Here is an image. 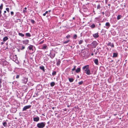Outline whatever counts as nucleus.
<instances>
[{
  "mask_svg": "<svg viewBox=\"0 0 128 128\" xmlns=\"http://www.w3.org/2000/svg\"><path fill=\"white\" fill-rule=\"evenodd\" d=\"M52 108L53 109H54V107H52Z\"/></svg>",
  "mask_w": 128,
  "mask_h": 128,
  "instance_id": "nucleus-51",
  "label": "nucleus"
},
{
  "mask_svg": "<svg viewBox=\"0 0 128 128\" xmlns=\"http://www.w3.org/2000/svg\"><path fill=\"white\" fill-rule=\"evenodd\" d=\"M25 48V47L23 46H22V48L21 49L22 50H23Z\"/></svg>",
  "mask_w": 128,
  "mask_h": 128,
  "instance_id": "nucleus-40",
  "label": "nucleus"
},
{
  "mask_svg": "<svg viewBox=\"0 0 128 128\" xmlns=\"http://www.w3.org/2000/svg\"><path fill=\"white\" fill-rule=\"evenodd\" d=\"M73 18V20H74V19H75V18H74V17H73V18Z\"/></svg>",
  "mask_w": 128,
  "mask_h": 128,
  "instance_id": "nucleus-52",
  "label": "nucleus"
},
{
  "mask_svg": "<svg viewBox=\"0 0 128 128\" xmlns=\"http://www.w3.org/2000/svg\"><path fill=\"white\" fill-rule=\"evenodd\" d=\"M70 37V35H68L66 37V38H69Z\"/></svg>",
  "mask_w": 128,
  "mask_h": 128,
  "instance_id": "nucleus-41",
  "label": "nucleus"
},
{
  "mask_svg": "<svg viewBox=\"0 0 128 128\" xmlns=\"http://www.w3.org/2000/svg\"><path fill=\"white\" fill-rule=\"evenodd\" d=\"M118 54L117 53H114L113 54V57H116L117 56Z\"/></svg>",
  "mask_w": 128,
  "mask_h": 128,
  "instance_id": "nucleus-16",
  "label": "nucleus"
},
{
  "mask_svg": "<svg viewBox=\"0 0 128 128\" xmlns=\"http://www.w3.org/2000/svg\"><path fill=\"white\" fill-rule=\"evenodd\" d=\"M44 40H43L42 41L40 42V43H39V44H42L44 42Z\"/></svg>",
  "mask_w": 128,
  "mask_h": 128,
  "instance_id": "nucleus-36",
  "label": "nucleus"
},
{
  "mask_svg": "<svg viewBox=\"0 0 128 128\" xmlns=\"http://www.w3.org/2000/svg\"><path fill=\"white\" fill-rule=\"evenodd\" d=\"M100 8V6L99 4L97 6V9H99Z\"/></svg>",
  "mask_w": 128,
  "mask_h": 128,
  "instance_id": "nucleus-30",
  "label": "nucleus"
},
{
  "mask_svg": "<svg viewBox=\"0 0 128 128\" xmlns=\"http://www.w3.org/2000/svg\"><path fill=\"white\" fill-rule=\"evenodd\" d=\"M31 106L30 105L26 106H24L22 109V111L26 110L27 109L30 108Z\"/></svg>",
  "mask_w": 128,
  "mask_h": 128,
  "instance_id": "nucleus-3",
  "label": "nucleus"
},
{
  "mask_svg": "<svg viewBox=\"0 0 128 128\" xmlns=\"http://www.w3.org/2000/svg\"><path fill=\"white\" fill-rule=\"evenodd\" d=\"M50 11H51V10H48V12H50Z\"/></svg>",
  "mask_w": 128,
  "mask_h": 128,
  "instance_id": "nucleus-53",
  "label": "nucleus"
},
{
  "mask_svg": "<svg viewBox=\"0 0 128 128\" xmlns=\"http://www.w3.org/2000/svg\"><path fill=\"white\" fill-rule=\"evenodd\" d=\"M39 117L38 116L33 118V120L34 122H37L39 120Z\"/></svg>",
  "mask_w": 128,
  "mask_h": 128,
  "instance_id": "nucleus-7",
  "label": "nucleus"
},
{
  "mask_svg": "<svg viewBox=\"0 0 128 128\" xmlns=\"http://www.w3.org/2000/svg\"><path fill=\"white\" fill-rule=\"evenodd\" d=\"M46 14L45 13L43 14V16H45L46 15Z\"/></svg>",
  "mask_w": 128,
  "mask_h": 128,
  "instance_id": "nucleus-46",
  "label": "nucleus"
},
{
  "mask_svg": "<svg viewBox=\"0 0 128 128\" xmlns=\"http://www.w3.org/2000/svg\"><path fill=\"white\" fill-rule=\"evenodd\" d=\"M105 26L106 28L108 29L110 26V24L109 22H107Z\"/></svg>",
  "mask_w": 128,
  "mask_h": 128,
  "instance_id": "nucleus-8",
  "label": "nucleus"
},
{
  "mask_svg": "<svg viewBox=\"0 0 128 128\" xmlns=\"http://www.w3.org/2000/svg\"><path fill=\"white\" fill-rule=\"evenodd\" d=\"M31 22L33 24H34L35 22V21L33 20H31Z\"/></svg>",
  "mask_w": 128,
  "mask_h": 128,
  "instance_id": "nucleus-35",
  "label": "nucleus"
},
{
  "mask_svg": "<svg viewBox=\"0 0 128 128\" xmlns=\"http://www.w3.org/2000/svg\"><path fill=\"white\" fill-rule=\"evenodd\" d=\"M42 115L43 116H44V115L43 114H42Z\"/></svg>",
  "mask_w": 128,
  "mask_h": 128,
  "instance_id": "nucleus-57",
  "label": "nucleus"
},
{
  "mask_svg": "<svg viewBox=\"0 0 128 128\" xmlns=\"http://www.w3.org/2000/svg\"><path fill=\"white\" fill-rule=\"evenodd\" d=\"M50 86H53L55 85V83L54 82H51L50 84Z\"/></svg>",
  "mask_w": 128,
  "mask_h": 128,
  "instance_id": "nucleus-20",
  "label": "nucleus"
},
{
  "mask_svg": "<svg viewBox=\"0 0 128 128\" xmlns=\"http://www.w3.org/2000/svg\"><path fill=\"white\" fill-rule=\"evenodd\" d=\"M93 36L94 38H98L99 36L98 34V33H96L93 35Z\"/></svg>",
  "mask_w": 128,
  "mask_h": 128,
  "instance_id": "nucleus-11",
  "label": "nucleus"
},
{
  "mask_svg": "<svg viewBox=\"0 0 128 128\" xmlns=\"http://www.w3.org/2000/svg\"><path fill=\"white\" fill-rule=\"evenodd\" d=\"M76 66H74V68L72 69V71L75 70H76Z\"/></svg>",
  "mask_w": 128,
  "mask_h": 128,
  "instance_id": "nucleus-34",
  "label": "nucleus"
},
{
  "mask_svg": "<svg viewBox=\"0 0 128 128\" xmlns=\"http://www.w3.org/2000/svg\"><path fill=\"white\" fill-rule=\"evenodd\" d=\"M1 12V10H0V17H1L2 16Z\"/></svg>",
  "mask_w": 128,
  "mask_h": 128,
  "instance_id": "nucleus-44",
  "label": "nucleus"
},
{
  "mask_svg": "<svg viewBox=\"0 0 128 128\" xmlns=\"http://www.w3.org/2000/svg\"><path fill=\"white\" fill-rule=\"evenodd\" d=\"M70 41V40H69L66 41L64 42H63V43L64 44H66L68 43Z\"/></svg>",
  "mask_w": 128,
  "mask_h": 128,
  "instance_id": "nucleus-29",
  "label": "nucleus"
},
{
  "mask_svg": "<svg viewBox=\"0 0 128 128\" xmlns=\"http://www.w3.org/2000/svg\"><path fill=\"white\" fill-rule=\"evenodd\" d=\"M91 55L92 56H93L94 55V54L93 53H92V54H91Z\"/></svg>",
  "mask_w": 128,
  "mask_h": 128,
  "instance_id": "nucleus-49",
  "label": "nucleus"
},
{
  "mask_svg": "<svg viewBox=\"0 0 128 128\" xmlns=\"http://www.w3.org/2000/svg\"><path fill=\"white\" fill-rule=\"evenodd\" d=\"M6 10L8 11V12H9V9L8 8H6Z\"/></svg>",
  "mask_w": 128,
  "mask_h": 128,
  "instance_id": "nucleus-37",
  "label": "nucleus"
},
{
  "mask_svg": "<svg viewBox=\"0 0 128 128\" xmlns=\"http://www.w3.org/2000/svg\"><path fill=\"white\" fill-rule=\"evenodd\" d=\"M18 35L20 36H21L22 37H23L24 36V34L20 33H18Z\"/></svg>",
  "mask_w": 128,
  "mask_h": 128,
  "instance_id": "nucleus-25",
  "label": "nucleus"
},
{
  "mask_svg": "<svg viewBox=\"0 0 128 128\" xmlns=\"http://www.w3.org/2000/svg\"><path fill=\"white\" fill-rule=\"evenodd\" d=\"M3 5L2 4L0 6V9L1 10H1L3 8Z\"/></svg>",
  "mask_w": 128,
  "mask_h": 128,
  "instance_id": "nucleus-33",
  "label": "nucleus"
},
{
  "mask_svg": "<svg viewBox=\"0 0 128 128\" xmlns=\"http://www.w3.org/2000/svg\"><path fill=\"white\" fill-rule=\"evenodd\" d=\"M26 36L28 37H30L31 36V35L29 33H26Z\"/></svg>",
  "mask_w": 128,
  "mask_h": 128,
  "instance_id": "nucleus-23",
  "label": "nucleus"
},
{
  "mask_svg": "<svg viewBox=\"0 0 128 128\" xmlns=\"http://www.w3.org/2000/svg\"><path fill=\"white\" fill-rule=\"evenodd\" d=\"M34 47V46L32 45H30V46L28 47V48H29V50H32V51L33 50V47Z\"/></svg>",
  "mask_w": 128,
  "mask_h": 128,
  "instance_id": "nucleus-10",
  "label": "nucleus"
},
{
  "mask_svg": "<svg viewBox=\"0 0 128 128\" xmlns=\"http://www.w3.org/2000/svg\"><path fill=\"white\" fill-rule=\"evenodd\" d=\"M6 11H4V13H6Z\"/></svg>",
  "mask_w": 128,
  "mask_h": 128,
  "instance_id": "nucleus-50",
  "label": "nucleus"
},
{
  "mask_svg": "<svg viewBox=\"0 0 128 128\" xmlns=\"http://www.w3.org/2000/svg\"><path fill=\"white\" fill-rule=\"evenodd\" d=\"M89 66L88 65H87L83 67L82 68L84 71L86 72L89 69Z\"/></svg>",
  "mask_w": 128,
  "mask_h": 128,
  "instance_id": "nucleus-2",
  "label": "nucleus"
},
{
  "mask_svg": "<svg viewBox=\"0 0 128 128\" xmlns=\"http://www.w3.org/2000/svg\"><path fill=\"white\" fill-rule=\"evenodd\" d=\"M85 73H86V74L88 75H90L91 74L90 73V70L89 69L86 72H85Z\"/></svg>",
  "mask_w": 128,
  "mask_h": 128,
  "instance_id": "nucleus-12",
  "label": "nucleus"
},
{
  "mask_svg": "<svg viewBox=\"0 0 128 128\" xmlns=\"http://www.w3.org/2000/svg\"><path fill=\"white\" fill-rule=\"evenodd\" d=\"M47 46L46 45H44L42 47V49L43 50H45L47 48Z\"/></svg>",
  "mask_w": 128,
  "mask_h": 128,
  "instance_id": "nucleus-18",
  "label": "nucleus"
},
{
  "mask_svg": "<svg viewBox=\"0 0 128 128\" xmlns=\"http://www.w3.org/2000/svg\"><path fill=\"white\" fill-rule=\"evenodd\" d=\"M60 60H58L56 62V64L57 66H59L60 65Z\"/></svg>",
  "mask_w": 128,
  "mask_h": 128,
  "instance_id": "nucleus-22",
  "label": "nucleus"
},
{
  "mask_svg": "<svg viewBox=\"0 0 128 128\" xmlns=\"http://www.w3.org/2000/svg\"><path fill=\"white\" fill-rule=\"evenodd\" d=\"M68 80L70 82H73L74 80V79L73 78H68Z\"/></svg>",
  "mask_w": 128,
  "mask_h": 128,
  "instance_id": "nucleus-21",
  "label": "nucleus"
},
{
  "mask_svg": "<svg viewBox=\"0 0 128 128\" xmlns=\"http://www.w3.org/2000/svg\"><path fill=\"white\" fill-rule=\"evenodd\" d=\"M8 39V38L7 36H6L4 38L3 40L4 42H5Z\"/></svg>",
  "mask_w": 128,
  "mask_h": 128,
  "instance_id": "nucleus-17",
  "label": "nucleus"
},
{
  "mask_svg": "<svg viewBox=\"0 0 128 128\" xmlns=\"http://www.w3.org/2000/svg\"><path fill=\"white\" fill-rule=\"evenodd\" d=\"M23 12L24 13H25L26 12H27L26 10H24L23 11Z\"/></svg>",
  "mask_w": 128,
  "mask_h": 128,
  "instance_id": "nucleus-43",
  "label": "nucleus"
},
{
  "mask_svg": "<svg viewBox=\"0 0 128 128\" xmlns=\"http://www.w3.org/2000/svg\"><path fill=\"white\" fill-rule=\"evenodd\" d=\"M29 42V40H26L23 41V44H26L28 43Z\"/></svg>",
  "mask_w": 128,
  "mask_h": 128,
  "instance_id": "nucleus-9",
  "label": "nucleus"
},
{
  "mask_svg": "<svg viewBox=\"0 0 128 128\" xmlns=\"http://www.w3.org/2000/svg\"><path fill=\"white\" fill-rule=\"evenodd\" d=\"M94 62L95 63L96 65H98V60L97 59H95L94 60Z\"/></svg>",
  "mask_w": 128,
  "mask_h": 128,
  "instance_id": "nucleus-15",
  "label": "nucleus"
},
{
  "mask_svg": "<svg viewBox=\"0 0 128 128\" xmlns=\"http://www.w3.org/2000/svg\"><path fill=\"white\" fill-rule=\"evenodd\" d=\"M107 46H112V47H114V45L113 44H111V43L110 42L108 43L107 44Z\"/></svg>",
  "mask_w": 128,
  "mask_h": 128,
  "instance_id": "nucleus-13",
  "label": "nucleus"
},
{
  "mask_svg": "<svg viewBox=\"0 0 128 128\" xmlns=\"http://www.w3.org/2000/svg\"><path fill=\"white\" fill-rule=\"evenodd\" d=\"M97 54V53H96V52L95 53V54Z\"/></svg>",
  "mask_w": 128,
  "mask_h": 128,
  "instance_id": "nucleus-55",
  "label": "nucleus"
},
{
  "mask_svg": "<svg viewBox=\"0 0 128 128\" xmlns=\"http://www.w3.org/2000/svg\"><path fill=\"white\" fill-rule=\"evenodd\" d=\"M2 83V80L1 79L0 80V88H1L2 86L1 84Z\"/></svg>",
  "mask_w": 128,
  "mask_h": 128,
  "instance_id": "nucleus-39",
  "label": "nucleus"
},
{
  "mask_svg": "<svg viewBox=\"0 0 128 128\" xmlns=\"http://www.w3.org/2000/svg\"><path fill=\"white\" fill-rule=\"evenodd\" d=\"M102 13L103 14H104V12H102Z\"/></svg>",
  "mask_w": 128,
  "mask_h": 128,
  "instance_id": "nucleus-54",
  "label": "nucleus"
},
{
  "mask_svg": "<svg viewBox=\"0 0 128 128\" xmlns=\"http://www.w3.org/2000/svg\"><path fill=\"white\" fill-rule=\"evenodd\" d=\"M40 68L44 71V67L43 66H40Z\"/></svg>",
  "mask_w": 128,
  "mask_h": 128,
  "instance_id": "nucleus-24",
  "label": "nucleus"
},
{
  "mask_svg": "<svg viewBox=\"0 0 128 128\" xmlns=\"http://www.w3.org/2000/svg\"><path fill=\"white\" fill-rule=\"evenodd\" d=\"M80 68H78L76 70V72L77 73L80 72Z\"/></svg>",
  "mask_w": 128,
  "mask_h": 128,
  "instance_id": "nucleus-14",
  "label": "nucleus"
},
{
  "mask_svg": "<svg viewBox=\"0 0 128 128\" xmlns=\"http://www.w3.org/2000/svg\"><path fill=\"white\" fill-rule=\"evenodd\" d=\"M97 45V43L96 41H93L91 44V46L94 48H95Z\"/></svg>",
  "mask_w": 128,
  "mask_h": 128,
  "instance_id": "nucleus-4",
  "label": "nucleus"
},
{
  "mask_svg": "<svg viewBox=\"0 0 128 128\" xmlns=\"http://www.w3.org/2000/svg\"><path fill=\"white\" fill-rule=\"evenodd\" d=\"M90 27L92 28H94L95 27V25L94 24H92L90 26Z\"/></svg>",
  "mask_w": 128,
  "mask_h": 128,
  "instance_id": "nucleus-31",
  "label": "nucleus"
},
{
  "mask_svg": "<svg viewBox=\"0 0 128 128\" xmlns=\"http://www.w3.org/2000/svg\"><path fill=\"white\" fill-rule=\"evenodd\" d=\"M122 17V16L121 15H118V16L117 17V20H119L120 19V18H121Z\"/></svg>",
  "mask_w": 128,
  "mask_h": 128,
  "instance_id": "nucleus-19",
  "label": "nucleus"
},
{
  "mask_svg": "<svg viewBox=\"0 0 128 128\" xmlns=\"http://www.w3.org/2000/svg\"><path fill=\"white\" fill-rule=\"evenodd\" d=\"M45 124L46 123L45 122H41L38 123L37 126L39 128H43L45 126Z\"/></svg>",
  "mask_w": 128,
  "mask_h": 128,
  "instance_id": "nucleus-1",
  "label": "nucleus"
},
{
  "mask_svg": "<svg viewBox=\"0 0 128 128\" xmlns=\"http://www.w3.org/2000/svg\"><path fill=\"white\" fill-rule=\"evenodd\" d=\"M78 78H79V76H78Z\"/></svg>",
  "mask_w": 128,
  "mask_h": 128,
  "instance_id": "nucleus-56",
  "label": "nucleus"
},
{
  "mask_svg": "<svg viewBox=\"0 0 128 128\" xmlns=\"http://www.w3.org/2000/svg\"><path fill=\"white\" fill-rule=\"evenodd\" d=\"M3 124L4 126L5 127L7 126V124L6 122H4L3 123Z\"/></svg>",
  "mask_w": 128,
  "mask_h": 128,
  "instance_id": "nucleus-26",
  "label": "nucleus"
},
{
  "mask_svg": "<svg viewBox=\"0 0 128 128\" xmlns=\"http://www.w3.org/2000/svg\"><path fill=\"white\" fill-rule=\"evenodd\" d=\"M56 74V71H54L53 72L52 74V76H54V75H55Z\"/></svg>",
  "mask_w": 128,
  "mask_h": 128,
  "instance_id": "nucleus-28",
  "label": "nucleus"
},
{
  "mask_svg": "<svg viewBox=\"0 0 128 128\" xmlns=\"http://www.w3.org/2000/svg\"><path fill=\"white\" fill-rule=\"evenodd\" d=\"M55 54L54 52H50V57L52 58H53L55 56Z\"/></svg>",
  "mask_w": 128,
  "mask_h": 128,
  "instance_id": "nucleus-5",
  "label": "nucleus"
},
{
  "mask_svg": "<svg viewBox=\"0 0 128 128\" xmlns=\"http://www.w3.org/2000/svg\"><path fill=\"white\" fill-rule=\"evenodd\" d=\"M24 9L25 10H26L27 9V8L26 7H25L24 8Z\"/></svg>",
  "mask_w": 128,
  "mask_h": 128,
  "instance_id": "nucleus-48",
  "label": "nucleus"
},
{
  "mask_svg": "<svg viewBox=\"0 0 128 128\" xmlns=\"http://www.w3.org/2000/svg\"><path fill=\"white\" fill-rule=\"evenodd\" d=\"M83 42V40H80V41H79V43H78L79 44H82V43Z\"/></svg>",
  "mask_w": 128,
  "mask_h": 128,
  "instance_id": "nucleus-27",
  "label": "nucleus"
},
{
  "mask_svg": "<svg viewBox=\"0 0 128 128\" xmlns=\"http://www.w3.org/2000/svg\"><path fill=\"white\" fill-rule=\"evenodd\" d=\"M57 114V113H55V114Z\"/></svg>",
  "mask_w": 128,
  "mask_h": 128,
  "instance_id": "nucleus-58",
  "label": "nucleus"
},
{
  "mask_svg": "<svg viewBox=\"0 0 128 128\" xmlns=\"http://www.w3.org/2000/svg\"><path fill=\"white\" fill-rule=\"evenodd\" d=\"M83 83V82L82 81L79 82H78V84H82Z\"/></svg>",
  "mask_w": 128,
  "mask_h": 128,
  "instance_id": "nucleus-38",
  "label": "nucleus"
},
{
  "mask_svg": "<svg viewBox=\"0 0 128 128\" xmlns=\"http://www.w3.org/2000/svg\"><path fill=\"white\" fill-rule=\"evenodd\" d=\"M48 13V11H46V12L45 13L46 14H47Z\"/></svg>",
  "mask_w": 128,
  "mask_h": 128,
  "instance_id": "nucleus-47",
  "label": "nucleus"
},
{
  "mask_svg": "<svg viewBox=\"0 0 128 128\" xmlns=\"http://www.w3.org/2000/svg\"><path fill=\"white\" fill-rule=\"evenodd\" d=\"M11 14L12 15L14 14V12H11Z\"/></svg>",
  "mask_w": 128,
  "mask_h": 128,
  "instance_id": "nucleus-45",
  "label": "nucleus"
},
{
  "mask_svg": "<svg viewBox=\"0 0 128 128\" xmlns=\"http://www.w3.org/2000/svg\"><path fill=\"white\" fill-rule=\"evenodd\" d=\"M19 75H18L16 76V78H19Z\"/></svg>",
  "mask_w": 128,
  "mask_h": 128,
  "instance_id": "nucleus-42",
  "label": "nucleus"
},
{
  "mask_svg": "<svg viewBox=\"0 0 128 128\" xmlns=\"http://www.w3.org/2000/svg\"><path fill=\"white\" fill-rule=\"evenodd\" d=\"M28 81V78H24L22 80V82L24 84H26Z\"/></svg>",
  "mask_w": 128,
  "mask_h": 128,
  "instance_id": "nucleus-6",
  "label": "nucleus"
},
{
  "mask_svg": "<svg viewBox=\"0 0 128 128\" xmlns=\"http://www.w3.org/2000/svg\"><path fill=\"white\" fill-rule=\"evenodd\" d=\"M77 37V36L76 34H75L73 36V38L74 39H76Z\"/></svg>",
  "mask_w": 128,
  "mask_h": 128,
  "instance_id": "nucleus-32",
  "label": "nucleus"
}]
</instances>
